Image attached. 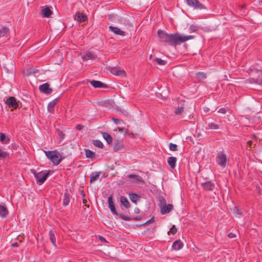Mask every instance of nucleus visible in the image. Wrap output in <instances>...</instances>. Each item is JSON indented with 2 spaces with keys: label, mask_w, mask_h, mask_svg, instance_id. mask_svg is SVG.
I'll return each mask as SVG.
<instances>
[{
  "label": "nucleus",
  "mask_w": 262,
  "mask_h": 262,
  "mask_svg": "<svg viewBox=\"0 0 262 262\" xmlns=\"http://www.w3.org/2000/svg\"><path fill=\"white\" fill-rule=\"evenodd\" d=\"M158 35L160 41L167 43L171 46L179 45L181 43L193 39L195 37L194 35H182L178 33L168 34L161 30L158 31Z\"/></svg>",
  "instance_id": "nucleus-1"
},
{
  "label": "nucleus",
  "mask_w": 262,
  "mask_h": 262,
  "mask_svg": "<svg viewBox=\"0 0 262 262\" xmlns=\"http://www.w3.org/2000/svg\"><path fill=\"white\" fill-rule=\"evenodd\" d=\"M47 158L50 160L54 165H58L61 162L62 158L56 150L45 151Z\"/></svg>",
  "instance_id": "nucleus-2"
},
{
  "label": "nucleus",
  "mask_w": 262,
  "mask_h": 262,
  "mask_svg": "<svg viewBox=\"0 0 262 262\" xmlns=\"http://www.w3.org/2000/svg\"><path fill=\"white\" fill-rule=\"evenodd\" d=\"M108 207L113 214L119 216L120 219L126 221H130L132 220L130 217L126 216L122 213H118L113 202V198L112 195L110 196L108 198Z\"/></svg>",
  "instance_id": "nucleus-3"
},
{
  "label": "nucleus",
  "mask_w": 262,
  "mask_h": 262,
  "mask_svg": "<svg viewBox=\"0 0 262 262\" xmlns=\"http://www.w3.org/2000/svg\"><path fill=\"white\" fill-rule=\"evenodd\" d=\"M31 172L34 174L36 183L38 185L42 184L50 174V170L47 172L44 171L37 172L35 170H31Z\"/></svg>",
  "instance_id": "nucleus-4"
},
{
  "label": "nucleus",
  "mask_w": 262,
  "mask_h": 262,
  "mask_svg": "<svg viewBox=\"0 0 262 262\" xmlns=\"http://www.w3.org/2000/svg\"><path fill=\"white\" fill-rule=\"evenodd\" d=\"M216 162L223 167H226L227 162V156L222 151H220L217 154L216 157Z\"/></svg>",
  "instance_id": "nucleus-5"
},
{
  "label": "nucleus",
  "mask_w": 262,
  "mask_h": 262,
  "mask_svg": "<svg viewBox=\"0 0 262 262\" xmlns=\"http://www.w3.org/2000/svg\"><path fill=\"white\" fill-rule=\"evenodd\" d=\"M5 104L8 106L11 111L15 110L18 107L19 104L16 101V99L13 96L8 97L5 101Z\"/></svg>",
  "instance_id": "nucleus-6"
},
{
  "label": "nucleus",
  "mask_w": 262,
  "mask_h": 262,
  "mask_svg": "<svg viewBox=\"0 0 262 262\" xmlns=\"http://www.w3.org/2000/svg\"><path fill=\"white\" fill-rule=\"evenodd\" d=\"M187 5L190 7H193L195 9H206L205 6L200 3L199 0H185Z\"/></svg>",
  "instance_id": "nucleus-7"
},
{
  "label": "nucleus",
  "mask_w": 262,
  "mask_h": 262,
  "mask_svg": "<svg viewBox=\"0 0 262 262\" xmlns=\"http://www.w3.org/2000/svg\"><path fill=\"white\" fill-rule=\"evenodd\" d=\"M127 177L132 183L139 184L144 183L143 178L138 175L130 174L128 175Z\"/></svg>",
  "instance_id": "nucleus-8"
},
{
  "label": "nucleus",
  "mask_w": 262,
  "mask_h": 262,
  "mask_svg": "<svg viewBox=\"0 0 262 262\" xmlns=\"http://www.w3.org/2000/svg\"><path fill=\"white\" fill-rule=\"evenodd\" d=\"M201 186L205 191H212L213 190L215 185L211 181H206L201 183Z\"/></svg>",
  "instance_id": "nucleus-9"
},
{
  "label": "nucleus",
  "mask_w": 262,
  "mask_h": 262,
  "mask_svg": "<svg viewBox=\"0 0 262 262\" xmlns=\"http://www.w3.org/2000/svg\"><path fill=\"white\" fill-rule=\"evenodd\" d=\"M108 30L109 31H112L115 35H117L124 36L126 35V33L125 31L121 30L120 29L116 27L110 26L108 27Z\"/></svg>",
  "instance_id": "nucleus-10"
},
{
  "label": "nucleus",
  "mask_w": 262,
  "mask_h": 262,
  "mask_svg": "<svg viewBox=\"0 0 262 262\" xmlns=\"http://www.w3.org/2000/svg\"><path fill=\"white\" fill-rule=\"evenodd\" d=\"M39 89L40 92L46 94H50L52 92V89L50 88V84L48 83H45L40 85Z\"/></svg>",
  "instance_id": "nucleus-11"
},
{
  "label": "nucleus",
  "mask_w": 262,
  "mask_h": 262,
  "mask_svg": "<svg viewBox=\"0 0 262 262\" xmlns=\"http://www.w3.org/2000/svg\"><path fill=\"white\" fill-rule=\"evenodd\" d=\"M88 81L95 88H107L108 86L102 83L100 81L97 80H88Z\"/></svg>",
  "instance_id": "nucleus-12"
},
{
  "label": "nucleus",
  "mask_w": 262,
  "mask_h": 262,
  "mask_svg": "<svg viewBox=\"0 0 262 262\" xmlns=\"http://www.w3.org/2000/svg\"><path fill=\"white\" fill-rule=\"evenodd\" d=\"M74 19L77 21L83 23L86 21L88 18L85 14L78 12L76 13Z\"/></svg>",
  "instance_id": "nucleus-13"
},
{
  "label": "nucleus",
  "mask_w": 262,
  "mask_h": 262,
  "mask_svg": "<svg viewBox=\"0 0 262 262\" xmlns=\"http://www.w3.org/2000/svg\"><path fill=\"white\" fill-rule=\"evenodd\" d=\"M173 205L172 204H166L161 207V213L162 214H165L170 212L173 209Z\"/></svg>",
  "instance_id": "nucleus-14"
},
{
  "label": "nucleus",
  "mask_w": 262,
  "mask_h": 262,
  "mask_svg": "<svg viewBox=\"0 0 262 262\" xmlns=\"http://www.w3.org/2000/svg\"><path fill=\"white\" fill-rule=\"evenodd\" d=\"M49 236H50V239L53 245L55 247H56V231L55 229H51L49 231Z\"/></svg>",
  "instance_id": "nucleus-15"
},
{
  "label": "nucleus",
  "mask_w": 262,
  "mask_h": 262,
  "mask_svg": "<svg viewBox=\"0 0 262 262\" xmlns=\"http://www.w3.org/2000/svg\"><path fill=\"white\" fill-rule=\"evenodd\" d=\"M110 71L112 74L116 76H120L125 74V72L124 70H119L116 67L110 68Z\"/></svg>",
  "instance_id": "nucleus-16"
},
{
  "label": "nucleus",
  "mask_w": 262,
  "mask_h": 262,
  "mask_svg": "<svg viewBox=\"0 0 262 262\" xmlns=\"http://www.w3.org/2000/svg\"><path fill=\"white\" fill-rule=\"evenodd\" d=\"M59 98H56L50 102L48 105V110L50 113H53L54 111L55 105L58 102Z\"/></svg>",
  "instance_id": "nucleus-17"
},
{
  "label": "nucleus",
  "mask_w": 262,
  "mask_h": 262,
  "mask_svg": "<svg viewBox=\"0 0 262 262\" xmlns=\"http://www.w3.org/2000/svg\"><path fill=\"white\" fill-rule=\"evenodd\" d=\"M183 247V244L180 239L174 241L172 245V248L176 251L179 250Z\"/></svg>",
  "instance_id": "nucleus-18"
},
{
  "label": "nucleus",
  "mask_w": 262,
  "mask_h": 262,
  "mask_svg": "<svg viewBox=\"0 0 262 262\" xmlns=\"http://www.w3.org/2000/svg\"><path fill=\"white\" fill-rule=\"evenodd\" d=\"M8 214V210L7 207L0 204V216L5 218Z\"/></svg>",
  "instance_id": "nucleus-19"
},
{
  "label": "nucleus",
  "mask_w": 262,
  "mask_h": 262,
  "mask_svg": "<svg viewBox=\"0 0 262 262\" xmlns=\"http://www.w3.org/2000/svg\"><path fill=\"white\" fill-rule=\"evenodd\" d=\"M10 141V137L6 136L3 133H0V141L3 144H8Z\"/></svg>",
  "instance_id": "nucleus-20"
},
{
  "label": "nucleus",
  "mask_w": 262,
  "mask_h": 262,
  "mask_svg": "<svg viewBox=\"0 0 262 262\" xmlns=\"http://www.w3.org/2000/svg\"><path fill=\"white\" fill-rule=\"evenodd\" d=\"M177 160V158L174 157H169L168 158L167 163L172 169L176 167Z\"/></svg>",
  "instance_id": "nucleus-21"
},
{
  "label": "nucleus",
  "mask_w": 262,
  "mask_h": 262,
  "mask_svg": "<svg viewBox=\"0 0 262 262\" xmlns=\"http://www.w3.org/2000/svg\"><path fill=\"white\" fill-rule=\"evenodd\" d=\"M235 216L243 215V209L237 206H234L233 208L230 209Z\"/></svg>",
  "instance_id": "nucleus-22"
},
{
  "label": "nucleus",
  "mask_w": 262,
  "mask_h": 262,
  "mask_svg": "<svg viewBox=\"0 0 262 262\" xmlns=\"http://www.w3.org/2000/svg\"><path fill=\"white\" fill-rule=\"evenodd\" d=\"M70 202V194L68 192H66L63 195V206H67Z\"/></svg>",
  "instance_id": "nucleus-23"
},
{
  "label": "nucleus",
  "mask_w": 262,
  "mask_h": 262,
  "mask_svg": "<svg viewBox=\"0 0 262 262\" xmlns=\"http://www.w3.org/2000/svg\"><path fill=\"white\" fill-rule=\"evenodd\" d=\"M120 203L121 205L124 206L126 208H128L130 206L129 202L125 196H120Z\"/></svg>",
  "instance_id": "nucleus-24"
},
{
  "label": "nucleus",
  "mask_w": 262,
  "mask_h": 262,
  "mask_svg": "<svg viewBox=\"0 0 262 262\" xmlns=\"http://www.w3.org/2000/svg\"><path fill=\"white\" fill-rule=\"evenodd\" d=\"M122 147H123V142L121 140H117L115 141L114 144V150L115 151H117L120 149Z\"/></svg>",
  "instance_id": "nucleus-25"
},
{
  "label": "nucleus",
  "mask_w": 262,
  "mask_h": 262,
  "mask_svg": "<svg viewBox=\"0 0 262 262\" xmlns=\"http://www.w3.org/2000/svg\"><path fill=\"white\" fill-rule=\"evenodd\" d=\"M41 14L43 17H49L52 14V12L50 9L47 7L41 10Z\"/></svg>",
  "instance_id": "nucleus-26"
},
{
  "label": "nucleus",
  "mask_w": 262,
  "mask_h": 262,
  "mask_svg": "<svg viewBox=\"0 0 262 262\" xmlns=\"http://www.w3.org/2000/svg\"><path fill=\"white\" fill-rule=\"evenodd\" d=\"M96 56L90 52H88L86 54L83 56L82 58L83 60H88L89 59H95Z\"/></svg>",
  "instance_id": "nucleus-27"
},
{
  "label": "nucleus",
  "mask_w": 262,
  "mask_h": 262,
  "mask_svg": "<svg viewBox=\"0 0 262 262\" xmlns=\"http://www.w3.org/2000/svg\"><path fill=\"white\" fill-rule=\"evenodd\" d=\"M102 134L103 138L106 141L108 144L112 143L113 141V138L110 134L106 132H103L102 133Z\"/></svg>",
  "instance_id": "nucleus-28"
},
{
  "label": "nucleus",
  "mask_w": 262,
  "mask_h": 262,
  "mask_svg": "<svg viewBox=\"0 0 262 262\" xmlns=\"http://www.w3.org/2000/svg\"><path fill=\"white\" fill-rule=\"evenodd\" d=\"M100 175V172H93L91 174L90 182L92 183L98 179Z\"/></svg>",
  "instance_id": "nucleus-29"
},
{
  "label": "nucleus",
  "mask_w": 262,
  "mask_h": 262,
  "mask_svg": "<svg viewBox=\"0 0 262 262\" xmlns=\"http://www.w3.org/2000/svg\"><path fill=\"white\" fill-rule=\"evenodd\" d=\"M129 195L130 201L135 204L137 203L138 199L140 198V196L135 193H129Z\"/></svg>",
  "instance_id": "nucleus-30"
},
{
  "label": "nucleus",
  "mask_w": 262,
  "mask_h": 262,
  "mask_svg": "<svg viewBox=\"0 0 262 262\" xmlns=\"http://www.w3.org/2000/svg\"><path fill=\"white\" fill-rule=\"evenodd\" d=\"M9 31V29L6 27H2L0 28V38L4 37L6 35Z\"/></svg>",
  "instance_id": "nucleus-31"
},
{
  "label": "nucleus",
  "mask_w": 262,
  "mask_h": 262,
  "mask_svg": "<svg viewBox=\"0 0 262 262\" xmlns=\"http://www.w3.org/2000/svg\"><path fill=\"white\" fill-rule=\"evenodd\" d=\"M85 156L87 158H93L95 156V152L90 150V149H85Z\"/></svg>",
  "instance_id": "nucleus-32"
},
{
  "label": "nucleus",
  "mask_w": 262,
  "mask_h": 262,
  "mask_svg": "<svg viewBox=\"0 0 262 262\" xmlns=\"http://www.w3.org/2000/svg\"><path fill=\"white\" fill-rule=\"evenodd\" d=\"M56 132L59 137L60 142L63 141L65 137V134L63 133V132L59 129H56Z\"/></svg>",
  "instance_id": "nucleus-33"
},
{
  "label": "nucleus",
  "mask_w": 262,
  "mask_h": 262,
  "mask_svg": "<svg viewBox=\"0 0 262 262\" xmlns=\"http://www.w3.org/2000/svg\"><path fill=\"white\" fill-rule=\"evenodd\" d=\"M208 127L209 129H217L219 128V125L216 123H214L213 122L208 123Z\"/></svg>",
  "instance_id": "nucleus-34"
},
{
  "label": "nucleus",
  "mask_w": 262,
  "mask_h": 262,
  "mask_svg": "<svg viewBox=\"0 0 262 262\" xmlns=\"http://www.w3.org/2000/svg\"><path fill=\"white\" fill-rule=\"evenodd\" d=\"M197 78L199 80L204 79L206 78V75L204 72H198L196 74Z\"/></svg>",
  "instance_id": "nucleus-35"
},
{
  "label": "nucleus",
  "mask_w": 262,
  "mask_h": 262,
  "mask_svg": "<svg viewBox=\"0 0 262 262\" xmlns=\"http://www.w3.org/2000/svg\"><path fill=\"white\" fill-rule=\"evenodd\" d=\"M93 144L96 147H99L101 148H102L103 147V143L101 142V141H100L99 140H93Z\"/></svg>",
  "instance_id": "nucleus-36"
},
{
  "label": "nucleus",
  "mask_w": 262,
  "mask_h": 262,
  "mask_svg": "<svg viewBox=\"0 0 262 262\" xmlns=\"http://www.w3.org/2000/svg\"><path fill=\"white\" fill-rule=\"evenodd\" d=\"M166 204V201L165 199L163 196H161L160 198H159V205L160 208H161V206L165 205Z\"/></svg>",
  "instance_id": "nucleus-37"
},
{
  "label": "nucleus",
  "mask_w": 262,
  "mask_h": 262,
  "mask_svg": "<svg viewBox=\"0 0 262 262\" xmlns=\"http://www.w3.org/2000/svg\"><path fill=\"white\" fill-rule=\"evenodd\" d=\"M184 107L183 106H178L175 110L174 113L176 115H181L183 112Z\"/></svg>",
  "instance_id": "nucleus-38"
},
{
  "label": "nucleus",
  "mask_w": 262,
  "mask_h": 262,
  "mask_svg": "<svg viewBox=\"0 0 262 262\" xmlns=\"http://www.w3.org/2000/svg\"><path fill=\"white\" fill-rule=\"evenodd\" d=\"M199 30V27L195 25H191L189 27L190 32H194Z\"/></svg>",
  "instance_id": "nucleus-39"
},
{
  "label": "nucleus",
  "mask_w": 262,
  "mask_h": 262,
  "mask_svg": "<svg viewBox=\"0 0 262 262\" xmlns=\"http://www.w3.org/2000/svg\"><path fill=\"white\" fill-rule=\"evenodd\" d=\"M155 60L158 63V64L161 66H164L166 63V61L159 58H156Z\"/></svg>",
  "instance_id": "nucleus-40"
},
{
  "label": "nucleus",
  "mask_w": 262,
  "mask_h": 262,
  "mask_svg": "<svg viewBox=\"0 0 262 262\" xmlns=\"http://www.w3.org/2000/svg\"><path fill=\"white\" fill-rule=\"evenodd\" d=\"M8 156V154L0 148V159H5Z\"/></svg>",
  "instance_id": "nucleus-41"
},
{
  "label": "nucleus",
  "mask_w": 262,
  "mask_h": 262,
  "mask_svg": "<svg viewBox=\"0 0 262 262\" xmlns=\"http://www.w3.org/2000/svg\"><path fill=\"white\" fill-rule=\"evenodd\" d=\"M169 149L172 151H177L178 150V146L176 144L170 143L169 145Z\"/></svg>",
  "instance_id": "nucleus-42"
},
{
  "label": "nucleus",
  "mask_w": 262,
  "mask_h": 262,
  "mask_svg": "<svg viewBox=\"0 0 262 262\" xmlns=\"http://www.w3.org/2000/svg\"><path fill=\"white\" fill-rule=\"evenodd\" d=\"M177 232V229L175 225H172V227L170 229V231L168 232L169 234V232H171L172 234H175Z\"/></svg>",
  "instance_id": "nucleus-43"
},
{
  "label": "nucleus",
  "mask_w": 262,
  "mask_h": 262,
  "mask_svg": "<svg viewBox=\"0 0 262 262\" xmlns=\"http://www.w3.org/2000/svg\"><path fill=\"white\" fill-rule=\"evenodd\" d=\"M155 221V217L153 216L150 219L148 220V221H147L145 223H144L143 224V226H145L148 224H149L150 223H151V222H154Z\"/></svg>",
  "instance_id": "nucleus-44"
},
{
  "label": "nucleus",
  "mask_w": 262,
  "mask_h": 262,
  "mask_svg": "<svg viewBox=\"0 0 262 262\" xmlns=\"http://www.w3.org/2000/svg\"><path fill=\"white\" fill-rule=\"evenodd\" d=\"M226 112H227V110L226 108H221L219 109V110L218 111V112L220 113H222V114H226Z\"/></svg>",
  "instance_id": "nucleus-45"
},
{
  "label": "nucleus",
  "mask_w": 262,
  "mask_h": 262,
  "mask_svg": "<svg viewBox=\"0 0 262 262\" xmlns=\"http://www.w3.org/2000/svg\"><path fill=\"white\" fill-rule=\"evenodd\" d=\"M83 127H84V126L83 125L78 124L76 125L75 128L77 130H81L83 128Z\"/></svg>",
  "instance_id": "nucleus-46"
},
{
  "label": "nucleus",
  "mask_w": 262,
  "mask_h": 262,
  "mask_svg": "<svg viewBox=\"0 0 262 262\" xmlns=\"http://www.w3.org/2000/svg\"><path fill=\"white\" fill-rule=\"evenodd\" d=\"M132 219V220H134V221H140L142 219V217L141 216H136V217H130Z\"/></svg>",
  "instance_id": "nucleus-47"
},
{
  "label": "nucleus",
  "mask_w": 262,
  "mask_h": 262,
  "mask_svg": "<svg viewBox=\"0 0 262 262\" xmlns=\"http://www.w3.org/2000/svg\"><path fill=\"white\" fill-rule=\"evenodd\" d=\"M113 121L114 122V123H115L116 124H118V123L122 121L120 119H116V118H113Z\"/></svg>",
  "instance_id": "nucleus-48"
},
{
  "label": "nucleus",
  "mask_w": 262,
  "mask_h": 262,
  "mask_svg": "<svg viewBox=\"0 0 262 262\" xmlns=\"http://www.w3.org/2000/svg\"><path fill=\"white\" fill-rule=\"evenodd\" d=\"M228 236L229 238H234L236 236V235L234 233L231 232L228 234Z\"/></svg>",
  "instance_id": "nucleus-49"
},
{
  "label": "nucleus",
  "mask_w": 262,
  "mask_h": 262,
  "mask_svg": "<svg viewBox=\"0 0 262 262\" xmlns=\"http://www.w3.org/2000/svg\"><path fill=\"white\" fill-rule=\"evenodd\" d=\"M247 146L250 148H252V141L251 140H249L247 143Z\"/></svg>",
  "instance_id": "nucleus-50"
},
{
  "label": "nucleus",
  "mask_w": 262,
  "mask_h": 262,
  "mask_svg": "<svg viewBox=\"0 0 262 262\" xmlns=\"http://www.w3.org/2000/svg\"><path fill=\"white\" fill-rule=\"evenodd\" d=\"M99 239L102 242H106V239H105L104 237H103V236L100 235L99 236Z\"/></svg>",
  "instance_id": "nucleus-51"
},
{
  "label": "nucleus",
  "mask_w": 262,
  "mask_h": 262,
  "mask_svg": "<svg viewBox=\"0 0 262 262\" xmlns=\"http://www.w3.org/2000/svg\"><path fill=\"white\" fill-rule=\"evenodd\" d=\"M18 246H19V245L17 242L13 243L11 244L12 247H17Z\"/></svg>",
  "instance_id": "nucleus-52"
},
{
  "label": "nucleus",
  "mask_w": 262,
  "mask_h": 262,
  "mask_svg": "<svg viewBox=\"0 0 262 262\" xmlns=\"http://www.w3.org/2000/svg\"><path fill=\"white\" fill-rule=\"evenodd\" d=\"M79 191H80V194L82 196V197L84 198L85 196V194L84 190H80Z\"/></svg>",
  "instance_id": "nucleus-53"
},
{
  "label": "nucleus",
  "mask_w": 262,
  "mask_h": 262,
  "mask_svg": "<svg viewBox=\"0 0 262 262\" xmlns=\"http://www.w3.org/2000/svg\"><path fill=\"white\" fill-rule=\"evenodd\" d=\"M134 212L135 213H140V209L138 208H136L135 209Z\"/></svg>",
  "instance_id": "nucleus-54"
},
{
  "label": "nucleus",
  "mask_w": 262,
  "mask_h": 262,
  "mask_svg": "<svg viewBox=\"0 0 262 262\" xmlns=\"http://www.w3.org/2000/svg\"><path fill=\"white\" fill-rule=\"evenodd\" d=\"M125 130V128H123V127H122V128H118V131L120 132V133H122Z\"/></svg>",
  "instance_id": "nucleus-55"
},
{
  "label": "nucleus",
  "mask_w": 262,
  "mask_h": 262,
  "mask_svg": "<svg viewBox=\"0 0 262 262\" xmlns=\"http://www.w3.org/2000/svg\"><path fill=\"white\" fill-rule=\"evenodd\" d=\"M17 145H15V144H13L12 145V147L13 149H17Z\"/></svg>",
  "instance_id": "nucleus-56"
},
{
  "label": "nucleus",
  "mask_w": 262,
  "mask_h": 262,
  "mask_svg": "<svg viewBox=\"0 0 262 262\" xmlns=\"http://www.w3.org/2000/svg\"><path fill=\"white\" fill-rule=\"evenodd\" d=\"M112 17L113 16H111V15H108V19L110 20H112Z\"/></svg>",
  "instance_id": "nucleus-57"
},
{
  "label": "nucleus",
  "mask_w": 262,
  "mask_h": 262,
  "mask_svg": "<svg viewBox=\"0 0 262 262\" xmlns=\"http://www.w3.org/2000/svg\"><path fill=\"white\" fill-rule=\"evenodd\" d=\"M200 136H201V133H197V137L199 138V137H200Z\"/></svg>",
  "instance_id": "nucleus-58"
},
{
  "label": "nucleus",
  "mask_w": 262,
  "mask_h": 262,
  "mask_svg": "<svg viewBox=\"0 0 262 262\" xmlns=\"http://www.w3.org/2000/svg\"><path fill=\"white\" fill-rule=\"evenodd\" d=\"M86 202V200L85 199L83 200V203L85 204Z\"/></svg>",
  "instance_id": "nucleus-59"
},
{
  "label": "nucleus",
  "mask_w": 262,
  "mask_h": 262,
  "mask_svg": "<svg viewBox=\"0 0 262 262\" xmlns=\"http://www.w3.org/2000/svg\"><path fill=\"white\" fill-rule=\"evenodd\" d=\"M252 137H253V138L255 139V138H256V136L255 135H253Z\"/></svg>",
  "instance_id": "nucleus-60"
},
{
  "label": "nucleus",
  "mask_w": 262,
  "mask_h": 262,
  "mask_svg": "<svg viewBox=\"0 0 262 262\" xmlns=\"http://www.w3.org/2000/svg\"><path fill=\"white\" fill-rule=\"evenodd\" d=\"M151 57H152V55H151L150 56V58H151Z\"/></svg>",
  "instance_id": "nucleus-61"
},
{
  "label": "nucleus",
  "mask_w": 262,
  "mask_h": 262,
  "mask_svg": "<svg viewBox=\"0 0 262 262\" xmlns=\"http://www.w3.org/2000/svg\"><path fill=\"white\" fill-rule=\"evenodd\" d=\"M260 173H261V174H262V171H260Z\"/></svg>",
  "instance_id": "nucleus-62"
},
{
  "label": "nucleus",
  "mask_w": 262,
  "mask_h": 262,
  "mask_svg": "<svg viewBox=\"0 0 262 262\" xmlns=\"http://www.w3.org/2000/svg\"><path fill=\"white\" fill-rule=\"evenodd\" d=\"M33 262H36V261H33Z\"/></svg>",
  "instance_id": "nucleus-63"
},
{
  "label": "nucleus",
  "mask_w": 262,
  "mask_h": 262,
  "mask_svg": "<svg viewBox=\"0 0 262 262\" xmlns=\"http://www.w3.org/2000/svg\"><path fill=\"white\" fill-rule=\"evenodd\" d=\"M261 2H262V1H261Z\"/></svg>",
  "instance_id": "nucleus-64"
}]
</instances>
